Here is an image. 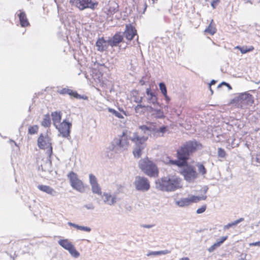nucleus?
Returning a JSON list of instances; mask_svg holds the SVG:
<instances>
[{
	"label": "nucleus",
	"mask_w": 260,
	"mask_h": 260,
	"mask_svg": "<svg viewBox=\"0 0 260 260\" xmlns=\"http://www.w3.org/2000/svg\"><path fill=\"white\" fill-rule=\"evenodd\" d=\"M202 148V144L195 140L186 142L177 151L178 159H170L169 165H175L182 168L186 164L190 156L197 149Z\"/></svg>",
	"instance_id": "f257e3e1"
},
{
	"label": "nucleus",
	"mask_w": 260,
	"mask_h": 260,
	"mask_svg": "<svg viewBox=\"0 0 260 260\" xmlns=\"http://www.w3.org/2000/svg\"><path fill=\"white\" fill-rule=\"evenodd\" d=\"M181 180L175 176H165L155 181L156 188L161 191L171 192L181 187Z\"/></svg>",
	"instance_id": "f03ea898"
},
{
	"label": "nucleus",
	"mask_w": 260,
	"mask_h": 260,
	"mask_svg": "<svg viewBox=\"0 0 260 260\" xmlns=\"http://www.w3.org/2000/svg\"><path fill=\"white\" fill-rule=\"evenodd\" d=\"M140 169L147 176L156 178L158 176V168L155 162L148 157L141 159L138 163Z\"/></svg>",
	"instance_id": "7ed1b4c3"
},
{
	"label": "nucleus",
	"mask_w": 260,
	"mask_h": 260,
	"mask_svg": "<svg viewBox=\"0 0 260 260\" xmlns=\"http://www.w3.org/2000/svg\"><path fill=\"white\" fill-rule=\"evenodd\" d=\"M128 144V136L125 132H123L121 136H118L111 142L108 149L116 153H120L127 149Z\"/></svg>",
	"instance_id": "20e7f679"
},
{
	"label": "nucleus",
	"mask_w": 260,
	"mask_h": 260,
	"mask_svg": "<svg viewBox=\"0 0 260 260\" xmlns=\"http://www.w3.org/2000/svg\"><path fill=\"white\" fill-rule=\"evenodd\" d=\"M184 179L188 182H191L197 178L198 175L194 167L186 162L180 171Z\"/></svg>",
	"instance_id": "39448f33"
},
{
	"label": "nucleus",
	"mask_w": 260,
	"mask_h": 260,
	"mask_svg": "<svg viewBox=\"0 0 260 260\" xmlns=\"http://www.w3.org/2000/svg\"><path fill=\"white\" fill-rule=\"evenodd\" d=\"M72 126V122L69 121L68 119H64L55 127L59 132L58 136H61L64 138H68L70 137Z\"/></svg>",
	"instance_id": "423d86ee"
},
{
	"label": "nucleus",
	"mask_w": 260,
	"mask_h": 260,
	"mask_svg": "<svg viewBox=\"0 0 260 260\" xmlns=\"http://www.w3.org/2000/svg\"><path fill=\"white\" fill-rule=\"evenodd\" d=\"M70 3L80 10L86 9L94 10L99 4L96 0H71Z\"/></svg>",
	"instance_id": "0eeeda50"
},
{
	"label": "nucleus",
	"mask_w": 260,
	"mask_h": 260,
	"mask_svg": "<svg viewBox=\"0 0 260 260\" xmlns=\"http://www.w3.org/2000/svg\"><path fill=\"white\" fill-rule=\"evenodd\" d=\"M67 177L73 188L80 192H83L84 191L83 183L78 178L76 173L71 171L68 174Z\"/></svg>",
	"instance_id": "6e6552de"
},
{
	"label": "nucleus",
	"mask_w": 260,
	"mask_h": 260,
	"mask_svg": "<svg viewBox=\"0 0 260 260\" xmlns=\"http://www.w3.org/2000/svg\"><path fill=\"white\" fill-rule=\"evenodd\" d=\"M245 103L247 104L253 103V96L246 92L239 93L231 101V103L235 104L238 106L242 107V104Z\"/></svg>",
	"instance_id": "1a4fd4ad"
},
{
	"label": "nucleus",
	"mask_w": 260,
	"mask_h": 260,
	"mask_svg": "<svg viewBox=\"0 0 260 260\" xmlns=\"http://www.w3.org/2000/svg\"><path fill=\"white\" fill-rule=\"evenodd\" d=\"M134 184L136 189L140 191H147L150 188V182L148 179L145 177L136 176Z\"/></svg>",
	"instance_id": "9d476101"
},
{
	"label": "nucleus",
	"mask_w": 260,
	"mask_h": 260,
	"mask_svg": "<svg viewBox=\"0 0 260 260\" xmlns=\"http://www.w3.org/2000/svg\"><path fill=\"white\" fill-rule=\"evenodd\" d=\"M50 141L51 139L47 135L44 136L43 134H41L38 139V146L40 149H44L45 147H49V149L47 151L49 156H50L52 153V147Z\"/></svg>",
	"instance_id": "9b49d317"
},
{
	"label": "nucleus",
	"mask_w": 260,
	"mask_h": 260,
	"mask_svg": "<svg viewBox=\"0 0 260 260\" xmlns=\"http://www.w3.org/2000/svg\"><path fill=\"white\" fill-rule=\"evenodd\" d=\"M132 141L135 144V147L141 148H145L146 144V142L148 140L147 136H140L138 133H135L133 137L131 138Z\"/></svg>",
	"instance_id": "f8f14e48"
},
{
	"label": "nucleus",
	"mask_w": 260,
	"mask_h": 260,
	"mask_svg": "<svg viewBox=\"0 0 260 260\" xmlns=\"http://www.w3.org/2000/svg\"><path fill=\"white\" fill-rule=\"evenodd\" d=\"M146 99L149 103L152 104L154 106L162 107V104L158 102L157 93L155 91H153L150 88H147L146 90Z\"/></svg>",
	"instance_id": "ddd939ff"
},
{
	"label": "nucleus",
	"mask_w": 260,
	"mask_h": 260,
	"mask_svg": "<svg viewBox=\"0 0 260 260\" xmlns=\"http://www.w3.org/2000/svg\"><path fill=\"white\" fill-rule=\"evenodd\" d=\"M89 178L92 192L94 194L102 196V192L101 188L98 182V180L96 177L94 175L90 174L89 175Z\"/></svg>",
	"instance_id": "4468645a"
},
{
	"label": "nucleus",
	"mask_w": 260,
	"mask_h": 260,
	"mask_svg": "<svg viewBox=\"0 0 260 260\" xmlns=\"http://www.w3.org/2000/svg\"><path fill=\"white\" fill-rule=\"evenodd\" d=\"M122 34L123 35V37H124L126 40L129 41L137 35V30L131 24L126 25L125 30Z\"/></svg>",
	"instance_id": "2eb2a0df"
},
{
	"label": "nucleus",
	"mask_w": 260,
	"mask_h": 260,
	"mask_svg": "<svg viewBox=\"0 0 260 260\" xmlns=\"http://www.w3.org/2000/svg\"><path fill=\"white\" fill-rule=\"evenodd\" d=\"M123 41V35L121 32H116L112 38L108 40L109 45L112 47H117Z\"/></svg>",
	"instance_id": "dca6fc26"
},
{
	"label": "nucleus",
	"mask_w": 260,
	"mask_h": 260,
	"mask_svg": "<svg viewBox=\"0 0 260 260\" xmlns=\"http://www.w3.org/2000/svg\"><path fill=\"white\" fill-rule=\"evenodd\" d=\"M109 46L108 40H105L104 37L99 38L95 43L97 50L101 52L107 50Z\"/></svg>",
	"instance_id": "f3484780"
},
{
	"label": "nucleus",
	"mask_w": 260,
	"mask_h": 260,
	"mask_svg": "<svg viewBox=\"0 0 260 260\" xmlns=\"http://www.w3.org/2000/svg\"><path fill=\"white\" fill-rule=\"evenodd\" d=\"M102 198H103L104 203L109 205H113L116 203V196H112L110 193L104 192L103 194H102Z\"/></svg>",
	"instance_id": "a211bd4d"
},
{
	"label": "nucleus",
	"mask_w": 260,
	"mask_h": 260,
	"mask_svg": "<svg viewBox=\"0 0 260 260\" xmlns=\"http://www.w3.org/2000/svg\"><path fill=\"white\" fill-rule=\"evenodd\" d=\"M195 196H191L190 198H181L176 201V204L180 207L188 206L192 203H194Z\"/></svg>",
	"instance_id": "6ab92c4d"
},
{
	"label": "nucleus",
	"mask_w": 260,
	"mask_h": 260,
	"mask_svg": "<svg viewBox=\"0 0 260 260\" xmlns=\"http://www.w3.org/2000/svg\"><path fill=\"white\" fill-rule=\"evenodd\" d=\"M62 113L60 111H55L51 112L50 116L54 127L61 122Z\"/></svg>",
	"instance_id": "aec40b11"
},
{
	"label": "nucleus",
	"mask_w": 260,
	"mask_h": 260,
	"mask_svg": "<svg viewBox=\"0 0 260 260\" xmlns=\"http://www.w3.org/2000/svg\"><path fill=\"white\" fill-rule=\"evenodd\" d=\"M19 14H18L20 24L22 27H26L29 25V23L27 18L26 14L23 10H19Z\"/></svg>",
	"instance_id": "412c9836"
},
{
	"label": "nucleus",
	"mask_w": 260,
	"mask_h": 260,
	"mask_svg": "<svg viewBox=\"0 0 260 260\" xmlns=\"http://www.w3.org/2000/svg\"><path fill=\"white\" fill-rule=\"evenodd\" d=\"M38 188L42 191L46 192L53 197H55L57 195V192L49 186L39 185L38 186Z\"/></svg>",
	"instance_id": "4be33fe9"
},
{
	"label": "nucleus",
	"mask_w": 260,
	"mask_h": 260,
	"mask_svg": "<svg viewBox=\"0 0 260 260\" xmlns=\"http://www.w3.org/2000/svg\"><path fill=\"white\" fill-rule=\"evenodd\" d=\"M107 7L108 12L110 14H113L118 11L119 6L115 1H109Z\"/></svg>",
	"instance_id": "5701e85b"
},
{
	"label": "nucleus",
	"mask_w": 260,
	"mask_h": 260,
	"mask_svg": "<svg viewBox=\"0 0 260 260\" xmlns=\"http://www.w3.org/2000/svg\"><path fill=\"white\" fill-rule=\"evenodd\" d=\"M58 243L60 246L67 250L70 249V248L74 245L68 239H60L58 241Z\"/></svg>",
	"instance_id": "b1692460"
},
{
	"label": "nucleus",
	"mask_w": 260,
	"mask_h": 260,
	"mask_svg": "<svg viewBox=\"0 0 260 260\" xmlns=\"http://www.w3.org/2000/svg\"><path fill=\"white\" fill-rule=\"evenodd\" d=\"M41 124L44 127H49L51 124V119L49 113L45 114L43 116Z\"/></svg>",
	"instance_id": "393cba45"
},
{
	"label": "nucleus",
	"mask_w": 260,
	"mask_h": 260,
	"mask_svg": "<svg viewBox=\"0 0 260 260\" xmlns=\"http://www.w3.org/2000/svg\"><path fill=\"white\" fill-rule=\"evenodd\" d=\"M68 224L69 225H70L71 226H73L79 230L83 231H85L87 232H90L91 231V228L89 227H88V226L79 225L78 224H77L71 222H69L68 223Z\"/></svg>",
	"instance_id": "a878e982"
},
{
	"label": "nucleus",
	"mask_w": 260,
	"mask_h": 260,
	"mask_svg": "<svg viewBox=\"0 0 260 260\" xmlns=\"http://www.w3.org/2000/svg\"><path fill=\"white\" fill-rule=\"evenodd\" d=\"M152 115L156 119H163L165 117L164 111L161 109L155 108L153 113Z\"/></svg>",
	"instance_id": "bb28decb"
},
{
	"label": "nucleus",
	"mask_w": 260,
	"mask_h": 260,
	"mask_svg": "<svg viewBox=\"0 0 260 260\" xmlns=\"http://www.w3.org/2000/svg\"><path fill=\"white\" fill-rule=\"evenodd\" d=\"M139 129L141 130V132L144 136H151L149 126L146 125H142L139 126Z\"/></svg>",
	"instance_id": "cd10ccee"
},
{
	"label": "nucleus",
	"mask_w": 260,
	"mask_h": 260,
	"mask_svg": "<svg viewBox=\"0 0 260 260\" xmlns=\"http://www.w3.org/2000/svg\"><path fill=\"white\" fill-rule=\"evenodd\" d=\"M52 165V162L50 159H48L45 162L44 166L41 165L39 167V169L41 168V170L43 171H48L51 172V171L50 170Z\"/></svg>",
	"instance_id": "c85d7f7f"
},
{
	"label": "nucleus",
	"mask_w": 260,
	"mask_h": 260,
	"mask_svg": "<svg viewBox=\"0 0 260 260\" xmlns=\"http://www.w3.org/2000/svg\"><path fill=\"white\" fill-rule=\"evenodd\" d=\"M235 48L239 49L242 54H245L254 50V47L253 46H250L249 48H247V46L241 47L240 46H237Z\"/></svg>",
	"instance_id": "c756f323"
},
{
	"label": "nucleus",
	"mask_w": 260,
	"mask_h": 260,
	"mask_svg": "<svg viewBox=\"0 0 260 260\" xmlns=\"http://www.w3.org/2000/svg\"><path fill=\"white\" fill-rule=\"evenodd\" d=\"M244 218H239V219H237L231 223H228V224L226 225H225L223 226V230H226L227 229H229L230 228H231L233 226H235V225H236L237 224H238V223H239L240 222L244 221Z\"/></svg>",
	"instance_id": "7c9ffc66"
},
{
	"label": "nucleus",
	"mask_w": 260,
	"mask_h": 260,
	"mask_svg": "<svg viewBox=\"0 0 260 260\" xmlns=\"http://www.w3.org/2000/svg\"><path fill=\"white\" fill-rule=\"evenodd\" d=\"M213 20H212L211 23L209 24L207 28H206L205 30V32L210 34L211 35H213L216 31V28L212 25V23Z\"/></svg>",
	"instance_id": "2f4dec72"
},
{
	"label": "nucleus",
	"mask_w": 260,
	"mask_h": 260,
	"mask_svg": "<svg viewBox=\"0 0 260 260\" xmlns=\"http://www.w3.org/2000/svg\"><path fill=\"white\" fill-rule=\"evenodd\" d=\"M144 148L135 147L133 151L134 156L136 158H140L142 155V151L144 150Z\"/></svg>",
	"instance_id": "473e14b6"
},
{
	"label": "nucleus",
	"mask_w": 260,
	"mask_h": 260,
	"mask_svg": "<svg viewBox=\"0 0 260 260\" xmlns=\"http://www.w3.org/2000/svg\"><path fill=\"white\" fill-rule=\"evenodd\" d=\"M70 254L74 258H78L80 256V253L76 249L73 245L70 249L68 250Z\"/></svg>",
	"instance_id": "72a5a7b5"
},
{
	"label": "nucleus",
	"mask_w": 260,
	"mask_h": 260,
	"mask_svg": "<svg viewBox=\"0 0 260 260\" xmlns=\"http://www.w3.org/2000/svg\"><path fill=\"white\" fill-rule=\"evenodd\" d=\"M39 126L37 125H34L29 127L28 133L30 135H34L38 133Z\"/></svg>",
	"instance_id": "f704fd0d"
},
{
	"label": "nucleus",
	"mask_w": 260,
	"mask_h": 260,
	"mask_svg": "<svg viewBox=\"0 0 260 260\" xmlns=\"http://www.w3.org/2000/svg\"><path fill=\"white\" fill-rule=\"evenodd\" d=\"M72 90L67 88H63L60 90H57V93H58L60 94L64 95V94H69V95H71Z\"/></svg>",
	"instance_id": "c9c22d12"
},
{
	"label": "nucleus",
	"mask_w": 260,
	"mask_h": 260,
	"mask_svg": "<svg viewBox=\"0 0 260 260\" xmlns=\"http://www.w3.org/2000/svg\"><path fill=\"white\" fill-rule=\"evenodd\" d=\"M167 126L166 125L160 126L158 128L156 135L159 136H163L164 134L167 131Z\"/></svg>",
	"instance_id": "e433bc0d"
},
{
	"label": "nucleus",
	"mask_w": 260,
	"mask_h": 260,
	"mask_svg": "<svg viewBox=\"0 0 260 260\" xmlns=\"http://www.w3.org/2000/svg\"><path fill=\"white\" fill-rule=\"evenodd\" d=\"M197 166L198 168L199 172L202 174V175H205L207 173L206 169L205 168V166L200 163H198L197 164Z\"/></svg>",
	"instance_id": "4c0bfd02"
},
{
	"label": "nucleus",
	"mask_w": 260,
	"mask_h": 260,
	"mask_svg": "<svg viewBox=\"0 0 260 260\" xmlns=\"http://www.w3.org/2000/svg\"><path fill=\"white\" fill-rule=\"evenodd\" d=\"M217 155L218 157L225 158L226 156V153L223 148H218L217 151Z\"/></svg>",
	"instance_id": "58836bf2"
},
{
	"label": "nucleus",
	"mask_w": 260,
	"mask_h": 260,
	"mask_svg": "<svg viewBox=\"0 0 260 260\" xmlns=\"http://www.w3.org/2000/svg\"><path fill=\"white\" fill-rule=\"evenodd\" d=\"M158 85L159 89L163 95L167 93L166 85L164 82H160Z\"/></svg>",
	"instance_id": "ea45409f"
},
{
	"label": "nucleus",
	"mask_w": 260,
	"mask_h": 260,
	"mask_svg": "<svg viewBox=\"0 0 260 260\" xmlns=\"http://www.w3.org/2000/svg\"><path fill=\"white\" fill-rule=\"evenodd\" d=\"M108 111L112 113L113 114H114L116 117L119 118H123V117L121 113L118 112V111H116L114 109L108 108Z\"/></svg>",
	"instance_id": "a19ab883"
},
{
	"label": "nucleus",
	"mask_w": 260,
	"mask_h": 260,
	"mask_svg": "<svg viewBox=\"0 0 260 260\" xmlns=\"http://www.w3.org/2000/svg\"><path fill=\"white\" fill-rule=\"evenodd\" d=\"M149 126L150 129V135H151L152 133L156 135L158 129V128L156 127V126L154 124H151Z\"/></svg>",
	"instance_id": "79ce46f5"
},
{
	"label": "nucleus",
	"mask_w": 260,
	"mask_h": 260,
	"mask_svg": "<svg viewBox=\"0 0 260 260\" xmlns=\"http://www.w3.org/2000/svg\"><path fill=\"white\" fill-rule=\"evenodd\" d=\"M220 245H219L218 243L217 242L215 243L214 244H213L211 247H210L208 250L209 252H213L216 248L219 247Z\"/></svg>",
	"instance_id": "37998d69"
},
{
	"label": "nucleus",
	"mask_w": 260,
	"mask_h": 260,
	"mask_svg": "<svg viewBox=\"0 0 260 260\" xmlns=\"http://www.w3.org/2000/svg\"><path fill=\"white\" fill-rule=\"evenodd\" d=\"M145 107H146V106L144 105L138 104V105H137L135 107V110L136 113H141L142 111H140V109L143 108H144Z\"/></svg>",
	"instance_id": "c03bdc74"
},
{
	"label": "nucleus",
	"mask_w": 260,
	"mask_h": 260,
	"mask_svg": "<svg viewBox=\"0 0 260 260\" xmlns=\"http://www.w3.org/2000/svg\"><path fill=\"white\" fill-rule=\"evenodd\" d=\"M71 96L77 99H81V98H83V96L82 95L78 94L76 91L74 90L72 91Z\"/></svg>",
	"instance_id": "a18cd8bd"
},
{
	"label": "nucleus",
	"mask_w": 260,
	"mask_h": 260,
	"mask_svg": "<svg viewBox=\"0 0 260 260\" xmlns=\"http://www.w3.org/2000/svg\"><path fill=\"white\" fill-rule=\"evenodd\" d=\"M195 197H196L195 199H194V203H197L201 200H205L207 198V196H203L202 197H200V196H195Z\"/></svg>",
	"instance_id": "49530a36"
},
{
	"label": "nucleus",
	"mask_w": 260,
	"mask_h": 260,
	"mask_svg": "<svg viewBox=\"0 0 260 260\" xmlns=\"http://www.w3.org/2000/svg\"><path fill=\"white\" fill-rule=\"evenodd\" d=\"M206 209V205L202 206L201 208L197 209V210L196 211V213L197 214H201V213L204 212L205 211Z\"/></svg>",
	"instance_id": "de8ad7c7"
},
{
	"label": "nucleus",
	"mask_w": 260,
	"mask_h": 260,
	"mask_svg": "<svg viewBox=\"0 0 260 260\" xmlns=\"http://www.w3.org/2000/svg\"><path fill=\"white\" fill-rule=\"evenodd\" d=\"M228 236H223L220 238V239L218 240L217 242L218 243L219 245L220 246L227 239Z\"/></svg>",
	"instance_id": "09e8293b"
},
{
	"label": "nucleus",
	"mask_w": 260,
	"mask_h": 260,
	"mask_svg": "<svg viewBox=\"0 0 260 260\" xmlns=\"http://www.w3.org/2000/svg\"><path fill=\"white\" fill-rule=\"evenodd\" d=\"M84 207L88 210H93L94 209V206L92 203L85 205Z\"/></svg>",
	"instance_id": "8fccbe9b"
},
{
	"label": "nucleus",
	"mask_w": 260,
	"mask_h": 260,
	"mask_svg": "<svg viewBox=\"0 0 260 260\" xmlns=\"http://www.w3.org/2000/svg\"><path fill=\"white\" fill-rule=\"evenodd\" d=\"M145 108H147V111L150 113L154 112L155 108L154 107H152L151 106H146Z\"/></svg>",
	"instance_id": "3c124183"
},
{
	"label": "nucleus",
	"mask_w": 260,
	"mask_h": 260,
	"mask_svg": "<svg viewBox=\"0 0 260 260\" xmlns=\"http://www.w3.org/2000/svg\"><path fill=\"white\" fill-rule=\"evenodd\" d=\"M218 2L217 1H216L215 0H212V1L211 3V7L213 9H215L218 4Z\"/></svg>",
	"instance_id": "603ef678"
},
{
	"label": "nucleus",
	"mask_w": 260,
	"mask_h": 260,
	"mask_svg": "<svg viewBox=\"0 0 260 260\" xmlns=\"http://www.w3.org/2000/svg\"><path fill=\"white\" fill-rule=\"evenodd\" d=\"M147 255L148 256H151V255H153V256L158 255V251H151V252H149L148 253H147Z\"/></svg>",
	"instance_id": "864d4df0"
},
{
	"label": "nucleus",
	"mask_w": 260,
	"mask_h": 260,
	"mask_svg": "<svg viewBox=\"0 0 260 260\" xmlns=\"http://www.w3.org/2000/svg\"><path fill=\"white\" fill-rule=\"evenodd\" d=\"M169 253V251L168 250L158 251V255L166 254Z\"/></svg>",
	"instance_id": "5fc2aeb1"
},
{
	"label": "nucleus",
	"mask_w": 260,
	"mask_h": 260,
	"mask_svg": "<svg viewBox=\"0 0 260 260\" xmlns=\"http://www.w3.org/2000/svg\"><path fill=\"white\" fill-rule=\"evenodd\" d=\"M163 95L165 97V100L166 102L167 103V104H169V103L171 101L170 98L168 95L167 93Z\"/></svg>",
	"instance_id": "6e6d98bb"
},
{
	"label": "nucleus",
	"mask_w": 260,
	"mask_h": 260,
	"mask_svg": "<svg viewBox=\"0 0 260 260\" xmlns=\"http://www.w3.org/2000/svg\"><path fill=\"white\" fill-rule=\"evenodd\" d=\"M141 226L144 228L150 229V228H152L154 226V225H153V224H142Z\"/></svg>",
	"instance_id": "4d7b16f0"
},
{
	"label": "nucleus",
	"mask_w": 260,
	"mask_h": 260,
	"mask_svg": "<svg viewBox=\"0 0 260 260\" xmlns=\"http://www.w3.org/2000/svg\"><path fill=\"white\" fill-rule=\"evenodd\" d=\"M250 246H260V241L256 242H253L250 244Z\"/></svg>",
	"instance_id": "13d9d810"
},
{
	"label": "nucleus",
	"mask_w": 260,
	"mask_h": 260,
	"mask_svg": "<svg viewBox=\"0 0 260 260\" xmlns=\"http://www.w3.org/2000/svg\"><path fill=\"white\" fill-rule=\"evenodd\" d=\"M170 159H172L170 157V156H167L165 160H164V162L167 164V165H169V160Z\"/></svg>",
	"instance_id": "bf43d9fd"
},
{
	"label": "nucleus",
	"mask_w": 260,
	"mask_h": 260,
	"mask_svg": "<svg viewBox=\"0 0 260 260\" xmlns=\"http://www.w3.org/2000/svg\"><path fill=\"white\" fill-rule=\"evenodd\" d=\"M256 161L258 162V163H260V152L258 153L257 155H256Z\"/></svg>",
	"instance_id": "052dcab7"
},
{
	"label": "nucleus",
	"mask_w": 260,
	"mask_h": 260,
	"mask_svg": "<svg viewBox=\"0 0 260 260\" xmlns=\"http://www.w3.org/2000/svg\"><path fill=\"white\" fill-rule=\"evenodd\" d=\"M216 83V81L215 80H212L210 82V83L209 84V86H211L215 84Z\"/></svg>",
	"instance_id": "680f3d73"
},
{
	"label": "nucleus",
	"mask_w": 260,
	"mask_h": 260,
	"mask_svg": "<svg viewBox=\"0 0 260 260\" xmlns=\"http://www.w3.org/2000/svg\"><path fill=\"white\" fill-rule=\"evenodd\" d=\"M143 100V97H141L139 99H138L137 100H135V102L141 103L142 102Z\"/></svg>",
	"instance_id": "e2e57ef3"
},
{
	"label": "nucleus",
	"mask_w": 260,
	"mask_h": 260,
	"mask_svg": "<svg viewBox=\"0 0 260 260\" xmlns=\"http://www.w3.org/2000/svg\"><path fill=\"white\" fill-rule=\"evenodd\" d=\"M203 188L204 193H206L208 189V187L207 186H205Z\"/></svg>",
	"instance_id": "0e129e2a"
},
{
	"label": "nucleus",
	"mask_w": 260,
	"mask_h": 260,
	"mask_svg": "<svg viewBox=\"0 0 260 260\" xmlns=\"http://www.w3.org/2000/svg\"><path fill=\"white\" fill-rule=\"evenodd\" d=\"M139 83H140L141 85H143L145 84V81L143 79H141L140 81H139Z\"/></svg>",
	"instance_id": "69168bd1"
},
{
	"label": "nucleus",
	"mask_w": 260,
	"mask_h": 260,
	"mask_svg": "<svg viewBox=\"0 0 260 260\" xmlns=\"http://www.w3.org/2000/svg\"><path fill=\"white\" fill-rule=\"evenodd\" d=\"M226 86V87L228 88V89H230V90H231V89H232V86H231V85H230L229 83H228Z\"/></svg>",
	"instance_id": "338daca9"
},
{
	"label": "nucleus",
	"mask_w": 260,
	"mask_h": 260,
	"mask_svg": "<svg viewBox=\"0 0 260 260\" xmlns=\"http://www.w3.org/2000/svg\"><path fill=\"white\" fill-rule=\"evenodd\" d=\"M180 260H189V258L186 257L181 258Z\"/></svg>",
	"instance_id": "774afa93"
}]
</instances>
